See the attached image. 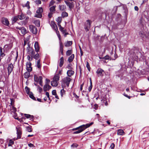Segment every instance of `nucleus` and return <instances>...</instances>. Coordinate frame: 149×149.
Masks as SVG:
<instances>
[{
    "label": "nucleus",
    "instance_id": "a18cd8bd",
    "mask_svg": "<svg viewBox=\"0 0 149 149\" xmlns=\"http://www.w3.org/2000/svg\"><path fill=\"white\" fill-rule=\"evenodd\" d=\"M65 91L64 90L63 88L61 89V91L60 93L61 96L62 97L64 94H65Z\"/></svg>",
    "mask_w": 149,
    "mask_h": 149
},
{
    "label": "nucleus",
    "instance_id": "bb28decb",
    "mask_svg": "<svg viewBox=\"0 0 149 149\" xmlns=\"http://www.w3.org/2000/svg\"><path fill=\"white\" fill-rule=\"evenodd\" d=\"M30 72H26L24 74V78L26 79H28L30 77Z\"/></svg>",
    "mask_w": 149,
    "mask_h": 149
},
{
    "label": "nucleus",
    "instance_id": "7ed1b4c3",
    "mask_svg": "<svg viewBox=\"0 0 149 149\" xmlns=\"http://www.w3.org/2000/svg\"><path fill=\"white\" fill-rule=\"evenodd\" d=\"M92 22L91 20H88L85 23L84 25V28L86 32L89 31L90 29Z\"/></svg>",
    "mask_w": 149,
    "mask_h": 149
},
{
    "label": "nucleus",
    "instance_id": "4c0bfd02",
    "mask_svg": "<svg viewBox=\"0 0 149 149\" xmlns=\"http://www.w3.org/2000/svg\"><path fill=\"white\" fill-rule=\"evenodd\" d=\"M68 16V14L67 13L65 12H63L61 14V16L63 18L66 17Z\"/></svg>",
    "mask_w": 149,
    "mask_h": 149
},
{
    "label": "nucleus",
    "instance_id": "338daca9",
    "mask_svg": "<svg viewBox=\"0 0 149 149\" xmlns=\"http://www.w3.org/2000/svg\"><path fill=\"white\" fill-rule=\"evenodd\" d=\"M31 56L30 55H28L27 56V58L29 61H30Z\"/></svg>",
    "mask_w": 149,
    "mask_h": 149
},
{
    "label": "nucleus",
    "instance_id": "58836bf2",
    "mask_svg": "<svg viewBox=\"0 0 149 149\" xmlns=\"http://www.w3.org/2000/svg\"><path fill=\"white\" fill-rule=\"evenodd\" d=\"M17 17L18 19H19L20 20H22L25 18L24 16L22 14L21 15H18Z\"/></svg>",
    "mask_w": 149,
    "mask_h": 149
},
{
    "label": "nucleus",
    "instance_id": "a211bd4d",
    "mask_svg": "<svg viewBox=\"0 0 149 149\" xmlns=\"http://www.w3.org/2000/svg\"><path fill=\"white\" fill-rule=\"evenodd\" d=\"M34 46L35 51L38 53L40 49V47L38 42H36L35 43Z\"/></svg>",
    "mask_w": 149,
    "mask_h": 149
},
{
    "label": "nucleus",
    "instance_id": "4be33fe9",
    "mask_svg": "<svg viewBox=\"0 0 149 149\" xmlns=\"http://www.w3.org/2000/svg\"><path fill=\"white\" fill-rule=\"evenodd\" d=\"M59 78L60 75L59 74H57L54 76L53 78V80L58 81L59 80Z\"/></svg>",
    "mask_w": 149,
    "mask_h": 149
},
{
    "label": "nucleus",
    "instance_id": "dca6fc26",
    "mask_svg": "<svg viewBox=\"0 0 149 149\" xmlns=\"http://www.w3.org/2000/svg\"><path fill=\"white\" fill-rule=\"evenodd\" d=\"M60 52L62 55H63V45L61 41L59 42Z\"/></svg>",
    "mask_w": 149,
    "mask_h": 149
},
{
    "label": "nucleus",
    "instance_id": "052dcab7",
    "mask_svg": "<svg viewBox=\"0 0 149 149\" xmlns=\"http://www.w3.org/2000/svg\"><path fill=\"white\" fill-rule=\"evenodd\" d=\"M53 13L50 12V13H49L48 14V16L49 18H51V17H52Z\"/></svg>",
    "mask_w": 149,
    "mask_h": 149
},
{
    "label": "nucleus",
    "instance_id": "f8f14e48",
    "mask_svg": "<svg viewBox=\"0 0 149 149\" xmlns=\"http://www.w3.org/2000/svg\"><path fill=\"white\" fill-rule=\"evenodd\" d=\"M64 2L68 6L69 10H71L72 9L74 8V4L73 2L71 3L69 1H65Z\"/></svg>",
    "mask_w": 149,
    "mask_h": 149
},
{
    "label": "nucleus",
    "instance_id": "f03ea898",
    "mask_svg": "<svg viewBox=\"0 0 149 149\" xmlns=\"http://www.w3.org/2000/svg\"><path fill=\"white\" fill-rule=\"evenodd\" d=\"M71 80V79L70 77H68L63 78L62 79V86H63V84H66L67 87H68Z\"/></svg>",
    "mask_w": 149,
    "mask_h": 149
},
{
    "label": "nucleus",
    "instance_id": "c85d7f7f",
    "mask_svg": "<svg viewBox=\"0 0 149 149\" xmlns=\"http://www.w3.org/2000/svg\"><path fill=\"white\" fill-rule=\"evenodd\" d=\"M66 9V6L64 5H59V9L61 11L65 10Z\"/></svg>",
    "mask_w": 149,
    "mask_h": 149
},
{
    "label": "nucleus",
    "instance_id": "6ab92c4d",
    "mask_svg": "<svg viewBox=\"0 0 149 149\" xmlns=\"http://www.w3.org/2000/svg\"><path fill=\"white\" fill-rule=\"evenodd\" d=\"M51 87L48 84H45L43 86V90L45 91L49 90Z\"/></svg>",
    "mask_w": 149,
    "mask_h": 149
},
{
    "label": "nucleus",
    "instance_id": "423d86ee",
    "mask_svg": "<svg viewBox=\"0 0 149 149\" xmlns=\"http://www.w3.org/2000/svg\"><path fill=\"white\" fill-rule=\"evenodd\" d=\"M43 12V9L42 7L39 8L36 10V14L35 17L38 18H41L42 17V13Z\"/></svg>",
    "mask_w": 149,
    "mask_h": 149
},
{
    "label": "nucleus",
    "instance_id": "3c124183",
    "mask_svg": "<svg viewBox=\"0 0 149 149\" xmlns=\"http://www.w3.org/2000/svg\"><path fill=\"white\" fill-rule=\"evenodd\" d=\"M78 146V145L76 143H73L71 145V147L73 148H76Z\"/></svg>",
    "mask_w": 149,
    "mask_h": 149
},
{
    "label": "nucleus",
    "instance_id": "5fc2aeb1",
    "mask_svg": "<svg viewBox=\"0 0 149 149\" xmlns=\"http://www.w3.org/2000/svg\"><path fill=\"white\" fill-rule=\"evenodd\" d=\"M115 147V144L113 143H111L110 146V148L111 149H113Z\"/></svg>",
    "mask_w": 149,
    "mask_h": 149
},
{
    "label": "nucleus",
    "instance_id": "bf43d9fd",
    "mask_svg": "<svg viewBox=\"0 0 149 149\" xmlns=\"http://www.w3.org/2000/svg\"><path fill=\"white\" fill-rule=\"evenodd\" d=\"M11 110H12V111L13 112H15L16 111V109L13 106L12 107V109H11Z\"/></svg>",
    "mask_w": 149,
    "mask_h": 149
},
{
    "label": "nucleus",
    "instance_id": "79ce46f5",
    "mask_svg": "<svg viewBox=\"0 0 149 149\" xmlns=\"http://www.w3.org/2000/svg\"><path fill=\"white\" fill-rule=\"evenodd\" d=\"M103 59L105 60H111V58L108 55H107L103 57Z\"/></svg>",
    "mask_w": 149,
    "mask_h": 149
},
{
    "label": "nucleus",
    "instance_id": "8fccbe9b",
    "mask_svg": "<svg viewBox=\"0 0 149 149\" xmlns=\"http://www.w3.org/2000/svg\"><path fill=\"white\" fill-rule=\"evenodd\" d=\"M35 23L36 24V25L37 26H40V22L39 20H36L35 22Z\"/></svg>",
    "mask_w": 149,
    "mask_h": 149
},
{
    "label": "nucleus",
    "instance_id": "09e8293b",
    "mask_svg": "<svg viewBox=\"0 0 149 149\" xmlns=\"http://www.w3.org/2000/svg\"><path fill=\"white\" fill-rule=\"evenodd\" d=\"M35 3L38 5L40 4H41V2L40 0H36L35 1Z\"/></svg>",
    "mask_w": 149,
    "mask_h": 149
},
{
    "label": "nucleus",
    "instance_id": "49530a36",
    "mask_svg": "<svg viewBox=\"0 0 149 149\" xmlns=\"http://www.w3.org/2000/svg\"><path fill=\"white\" fill-rule=\"evenodd\" d=\"M34 81L36 82H38L39 81L38 78L36 74L34 75Z\"/></svg>",
    "mask_w": 149,
    "mask_h": 149
},
{
    "label": "nucleus",
    "instance_id": "393cba45",
    "mask_svg": "<svg viewBox=\"0 0 149 149\" xmlns=\"http://www.w3.org/2000/svg\"><path fill=\"white\" fill-rule=\"evenodd\" d=\"M74 55L73 54H72L71 56H70L68 59V61L69 63L73 61L74 58Z\"/></svg>",
    "mask_w": 149,
    "mask_h": 149
},
{
    "label": "nucleus",
    "instance_id": "ddd939ff",
    "mask_svg": "<svg viewBox=\"0 0 149 149\" xmlns=\"http://www.w3.org/2000/svg\"><path fill=\"white\" fill-rule=\"evenodd\" d=\"M104 71L102 69L100 68H99L98 69L96 73L97 74L98 76H103V72H104Z\"/></svg>",
    "mask_w": 149,
    "mask_h": 149
},
{
    "label": "nucleus",
    "instance_id": "20e7f679",
    "mask_svg": "<svg viewBox=\"0 0 149 149\" xmlns=\"http://www.w3.org/2000/svg\"><path fill=\"white\" fill-rule=\"evenodd\" d=\"M17 130V138L16 139L21 138V135L22 134V128L19 126L16 127Z\"/></svg>",
    "mask_w": 149,
    "mask_h": 149
},
{
    "label": "nucleus",
    "instance_id": "2eb2a0df",
    "mask_svg": "<svg viewBox=\"0 0 149 149\" xmlns=\"http://www.w3.org/2000/svg\"><path fill=\"white\" fill-rule=\"evenodd\" d=\"M11 47L8 44L5 45L3 49V52L7 53L11 49Z\"/></svg>",
    "mask_w": 149,
    "mask_h": 149
},
{
    "label": "nucleus",
    "instance_id": "a19ab883",
    "mask_svg": "<svg viewBox=\"0 0 149 149\" xmlns=\"http://www.w3.org/2000/svg\"><path fill=\"white\" fill-rule=\"evenodd\" d=\"M25 90L26 93L28 95V94L30 93L31 92L30 91V88L29 87H28L27 86H26L25 88Z\"/></svg>",
    "mask_w": 149,
    "mask_h": 149
},
{
    "label": "nucleus",
    "instance_id": "e2e57ef3",
    "mask_svg": "<svg viewBox=\"0 0 149 149\" xmlns=\"http://www.w3.org/2000/svg\"><path fill=\"white\" fill-rule=\"evenodd\" d=\"M54 2H55L53 1H51L50 2L49 6H51L53 5L54 4Z\"/></svg>",
    "mask_w": 149,
    "mask_h": 149
},
{
    "label": "nucleus",
    "instance_id": "aec40b11",
    "mask_svg": "<svg viewBox=\"0 0 149 149\" xmlns=\"http://www.w3.org/2000/svg\"><path fill=\"white\" fill-rule=\"evenodd\" d=\"M74 71L70 70H68L67 72L68 76L69 77H70L73 75L74 74Z\"/></svg>",
    "mask_w": 149,
    "mask_h": 149
},
{
    "label": "nucleus",
    "instance_id": "0eeeda50",
    "mask_svg": "<svg viewBox=\"0 0 149 149\" xmlns=\"http://www.w3.org/2000/svg\"><path fill=\"white\" fill-rule=\"evenodd\" d=\"M30 30L33 34H36L38 31V29L35 26L33 25H30L29 26Z\"/></svg>",
    "mask_w": 149,
    "mask_h": 149
},
{
    "label": "nucleus",
    "instance_id": "ea45409f",
    "mask_svg": "<svg viewBox=\"0 0 149 149\" xmlns=\"http://www.w3.org/2000/svg\"><path fill=\"white\" fill-rule=\"evenodd\" d=\"M40 60H38L37 61V66L38 68H40L41 67V65L40 63Z\"/></svg>",
    "mask_w": 149,
    "mask_h": 149
},
{
    "label": "nucleus",
    "instance_id": "9b49d317",
    "mask_svg": "<svg viewBox=\"0 0 149 149\" xmlns=\"http://www.w3.org/2000/svg\"><path fill=\"white\" fill-rule=\"evenodd\" d=\"M13 68L14 66L12 63H11L8 65V67L7 68L8 75H9L10 74L13 70Z\"/></svg>",
    "mask_w": 149,
    "mask_h": 149
},
{
    "label": "nucleus",
    "instance_id": "680f3d73",
    "mask_svg": "<svg viewBox=\"0 0 149 149\" xmlns=\"http://www.w3.org/2000/svg\"><path fill=\"white\" fill-rule=\"evenodd\" d=\"M46 95L47 96V97L48 98L49 100L50 99V98L49 97V93L47 92H46Z\"/></svg>",
    "mask_w": 149,
    "mask_h": 149
},
{
    "label": "nucleus",
    "instance_id": "5701e85b",
    "mask_svg": "<svg viewBox=\"0 0 149 149\" xmlns=\"http://www.w3.org/2000/svg\"><path fill=\"white\" fill-rule=\"evenodd\" d=\"M5 53L6 52H3V48L1 47H0V56L3 58V57L5 56Z\"/></svg>",
    "mask_w": 149,
    "mask_h": 149
},
{
    "label": "nucleus",
    "instance_id": "603ef678",
    "mask_svg": "<svg viewBox=\"0 0 149 149\" xmlns=\"http://www.w3.org/2000/svg\"><path fill=\"white\" fill-rule=\"evenodd\" d=\"M38 89L39 92L40 93H41L42 91V88L39 86H38Z\"/></svg>",
    "mask_w": 149,
    "mask_h": 149
},
{
    "label": "nucleus",
    "instance_id": "6e6552de",
    "mask_svg": "<svg viewBox=\"0 0 149 149\" xmlns=\"http://www.w3.org/2000/svg\"><path fill=\"white\" fill-rule=\"evenodd\" d=\"M139 35L143 38H145L149 40V32H146L144 34L143 31H140L139 33Z\"/></svg>",
    "mask_w": 149,
    "mask_h": 149
},
{
    "label": "nucleus",
    "instance_id": "4d7b16f0",
    "mask_svg": "<svg viewBox=\"0 0 149 149\" xmlns=\"http://www.w3.org/2000/svg\"><path fill=\"white\" fill-rule=\"evenodd\" d=\"M52 94L53 95H56V90H53L52 91Z\"/></svg>",
    "mask_w": 149,
    "mask_h": 149
},
{
    "label": "nucleus",
    "instance_id": "774afa93",
    "mask_svg": "<svg viewBox=\"0 0 149 149\" xmlns=\"http://www.w3.org/2000/svg\"><path fill=\"white\" fill-rule=\"evenodd\" d=\"M134 10L137 11H138L139 9L138 7L136 6L134 7Z\"/></svg>",
    "mask_w": 149,
    "mask_h": 149
},
{
    "label": "nucleus",
    "instance_id": "c03bdc74",
    "mask_svg": "<svg viewBox=\"0 0 149 149\" xmlns=\"http://www.w3.org/2000/svg\"><path fill=\"white\" fill-rule=\"evenodd\" d=\"M56 21L57 22L58 24H60L61 22V18L60 17H58L56 19Z\"/></svg>",
    "mask_w": 149,
    "mask_h": 149
},
{
    "label": "nucleus",
    "instance_id": "72a5a7b5",
    "mask_svg": "<svg viewBox=\"0 0 149 149\" xmlns=\"http://www.w3.org/2000/svg\"><path fill=\"white\" fill-rule=\"evenodd\" d=\"M56 7V6H54L51 7L49 8V10L50 11V12L53 13V12H54L55 11Z\"/></svg>",
    "mask_w": 149,
    "mask_h": 149
},
{
    "label": "nucleus",
    "instance_id": "13d9d810",
    "mask_svg": "<svg viewBox=\"0 0 149 149\" xmlns=\"http://www.w3.org/2000/svg\"><path fill=\"white\" fill-rule=\"evenodd\" d=\"M71 64H69L67 66V68L69 69H70L71 70L72 69V68L71 67Z\"/></svg>",
    "mask_w": 149,
    "mask_h": 149
},
{
    "label": "nucleus",
    "instance_id": "4468645a",
    "mask_svg": "<svg viewBox=\"0 0 149 149\" xmlns=\"http://www.w3.org/2000/svg\"><path fill=\"white\" fill-rule=\"evenodd\" d=\"M26 70L29 72H31L32 70L31 67V63L30 62H27L26 63Z\"/></svg>",
    "mask_w": 149,
    "mask_h": 149
},
{
    "label": "nucleus",
    "instance_id": "69168bd1",
    "mask_svg": "<svg viewBox=\"0 0 149 149\" xmlns=\"http://www.w3.org/2000/svg\"><path fill=\"white\" fill-rule=\"evenodd\" d=\"M39 81H42V76H39L38 78Z\"/></svg>",
    "mask_w": 149,
    "mask_h": 149
},
{
    "label": "nucleus",
    "instance_id": "2f4dec72",
    "mask_svg": "<svg viewBox=\"0 0 149 149\" xmlns=\"http://www.w3.org/2000/svg\"><path fill=\"white\" fill-rule=\"evenodd\" d=\"M26 130L29 132H31L32 131L31 126H27L26 127Z\"/></svg>",
    "mask_w": 149,
    "mask_h": 149
},
{
    "label": "nucleus",
    "instance_id": "39448f33",
    "mask_svg": "<svg viewBox=\"0 0 149 149\" xmlns=\"http://www.w3.org/2000/svg\"><path fill=\"white\" fill-rule=\"evenodd\" d=\"M27 54L30 55L31 56H33L35 54V52L33 49L30 46L28 45L27 48Z\"/></svg>",
    "mask_w": 149,
    "mask_h": 149
},
{
    "label": "nucleus",
    "instance_id": "37998d69",
    "mask_svg": "<svg viewBox=\"0 0 149 149\" xmlns=\"http://www.w3.org/2000/svg\"><path fill=\"white\" fill-rule=\"evenodd\" d=\"M86 67L88 70V71L89 72H90L91 71V68L90 67L88 61H87V62H86Z\"/></svg>",
    "mask_w": 149,
    "mask_h": 149
},
{
    "label": "nucleus",
    "instance_id": "1a4fd4ad",
    "mask_svg": "<svg viewBox=\"0 0 149 149\" xmlns=\"http://www.w3.org/2000/svg\"><path fill=\"white\" fill-rule=\"evenodd\" d=\"M16 28L17 29H19L23 35H25L27 33L26 30L24 27H20L17 26L16 27Z\"/></svg>",
    "mask_w": 149,
    "mask_h": 149
},
{
    "label": "nucleus",
    "instance_id": "412c9836",
    "mask_svg": "<svg viewBox=\"0 0 149 149\" xmlns=\"http://www.w3.org/2000/svg\"><path fill=\"white\" fill-rule=\"evenodd\" d=\"M59 61L60 62L59 63V66L60 67H61L63 66L64 63V59L63 57V56L61 57L60 58Z\"/></svg>",
    "mask_w": 149,
    "mask_h": 149
},
{
    "label": "nucleus",
    "instance_id": "e433bc0d",
    "mask_svg": "<svg viewBox=\"0 0 149 149\" xmlns=\"http://www.w3.org/2000/svg\"><path fill=\"white\" fill-rule=\"evenodd\" d=\"M90 86L88 88V90L89 92H90L91 91V90L92 89V87H93L92 83V81H91V78H90Z\"/></svg>",
    "mask_w": 149,
    "mask_h": 149
},
{
    "label": "nucleus",
    "instance_id": "7c9ffc66",
    "mask_svg": "<svg viewBox=\"0 0 149 149\" xmlns=\"http://www.w3.org/2000/svg\"><path fill=\"white\" fill-rule=\"evenodd\" d=\"M72 49H71L70 50H68L66 52V54L67 56H69L70 55L72 54Z\"/></svg>",
    "mask_w": 149,
    "mask_h": 149
},
{
    "label": "nucleus",
    "instance_id": "864d4df0",
    "mask_svg": "<svg viewBox=\"0 0 149 149\" xmlns=\"http://www.w3.org/2000/svg\"><path fill=\"white\" fill-rule=\"evenodd\" d=\"M25 6L26 7H27L28 8H30L29 6V1H27L26 4Z\"/></svg>",
    "mask_w": 149,
    "mask_h": 149
},
{
    "label": "nucleus",
    "instance_id": "9d476101",
    "mask_svg": "<svg viewBox=\"0 0 149 149\" xmlns=\"http://www.w3.org/2000/svg\"><path fill=\"white\" fill-rule=\"evenodd\" d=\"M1 22L4 25L8 26L9 25V22L7 18L5 17H3L1 19Z\"/></svg>",
    "mask_w": 149,
    "mask_h": 149
},
{
    "label": "nucleus",
    "instance_id": "0e129e2a",
    "mask_svg": "<svg viewBox=\"0 0 149 149\" xmlns=\"http://www.w3.org/2000/svg\"><path fill=\"white\" fill-rule=\"evenodd\" d=\"M73 95L76 98H79V96H77L75 93H74Z\"/></svg>",
    "mask_w": 149,
    "mask_h": 149
},
{
    "label": "nucleus",
    "instance_id": "c756f323",
    "mask_svg": "<svg viewBox=\"0 0 149 149\" xmlns=\"http://www.w3.org/2000/svg\"><path fill=\"white\" fill-rule=\"evenodd\" d=\"M124 133V132L122 130H118L117 132V134L118 135H123Z\"/></svg>",
    "mask_w": 149,
    "mask_h": 149
},
{
    "label": "nucleus",
    "instance_id": "de8ad7c7",
    "mask_svg": "<svg viewBox=\"0 0 149 149\" xmlns=\"http://www.w3.org/2000/svg\"><path fill=\"white\" fill-rule=\"evenodd\" d=\"M14 143V142L12 140L10 139L9 141V142L8 144V146H11L12 144Z\"/></svg>",
    "mask_w": 149,
    "mask_h": 149
},
{
    "label": "nucleus",
    "instance_id": "473e14b6",
    "mask_svg": "<svg viewBox=\"0 0 149 149\" xmlns=\"http://www.w3.org/2000/svg\"><path fill=\"white\" fill-rule=\"evenodd\" d=\"M28 95H29V97L33 100H36V98L33 96V95L32 92H31L30 93L28 94Z\"/></svg>",
    "mask_w": 149,
    "mask_h": 149
},
{
    "label": "nucleus",
    "instance_id": "6e6d98bb",
    "mask_svg": "<svg viewBox=\"0 0 149 149\" xmlns=\"http://www.w3.org/2000/svg\"><path fill=\"white\" fill-rule=\"evenodd\" d=\"M45 80H46V83H45V84H49V83L50 82V80L48 79H45Z\"/></svg>",
    "mask_w": 149,
    "mask_h": 149
},
{
    "label": "nucleus",
    "instance_id": "f3484780",
    "mask_svg": "<svg viewBox=\"0 0 149 149\" xmlns=\"http://www.w3.org/2000/svg\"><path fill=\"white\" fill-rule=\"evenodd\" d=\"M51 26L52 28L55 31H56L58 30L57 26L54 22L52 21L51 22Z\"/></svg>",
    "mask_w": 149,
    "mask_h": 149
},
{
    "label": "nucleus",
    "instance_id": "f704fd0d",
    "mask_svg": "<svg viewBox=\"0 0 149 149\" xmlns=\"http://www.w3.org/2000/svg\"><path fill=\"white\" fill-rule=\"evenodd\" d=\"M33 58L34 59H35L36 60H39V58H40V55L38 53H37L35 55H33Z\"/></svg>",
    "mask_w": 149,
    "mask_h": 149
},
{
    "label": "nucleus",
    "instance_id": "a878e982",
    "mask_svg": "<svg viewBox=\"0 0 149 149\" xmlns=\"http://www.w3.org/2000/svg\"><path fill=\"white\" fill-rule=\"evenodd\" d=\"M72 44V41H67L65 43L64 45L66 47H69Z\"/></svg>",
    "mask_w": 149,
    "mask_h": 149
},
{
    "label": "nucleus",
    "instance_id": "f257e3e1",
    "mask_svg": "<svg viewBox=\"0 0 149 149\" xmlns=\"http://www.w3.org/2000/svg\"><path fill=\"white\" fill-rule=\"evenodd\" d=\"M93 122H91L89 124H87L86 125H83L77 128H73L72 129V130H77L76 132H73L74 134H76L79 133L83 131L85 129L89 127L91 125H93Z\"/></svg>",
    "mask_w": 149,
    "mask_h": 149
},
{
    "label": "nucleus",
    "instance_id": "c9c22d12",
    "mask_svg": "<svg viewBox=\"0 0 149 149\" xmlns=\"http://www.w3.org/2000/svg\"><path fill=\"white\" fill-rule=\"evenodd\" d=\"M18 19V18L17 17V16H15L12 19V24H13V23H15Z\"/></svg>",
    "mask_w": 149,
    "mask_h": 149
},
{
    "label": "nucleus",
    "instance_id": "b1692460",
    "mask_svg": "<svg viewBox=\"0 0 149 149\" xmlns=\"http://www.w3.org/2000/svg\"><path fill=\"white\" fill-rule=\"evenodd\" d=\"M24 115L27 118H29L31 120H33V116L32 115H31L29 114H24Z\"/></svg>",
    "mask_w": 149,
    "mask_h": 149
},
{
    "label": "nucleus",
    "instance_id": "cd10ccee",
    "mask_svg": "<svg viewBox=\"0 0 149 149\" xmlns=\"http://www.w3.org/2000/svg\"><path fill=\"white\" fill-rule=\"evenodd\" d=\"M51 85L53 86H56L58 85V81L53 80L51 82Z\"/></svg>",
    "mask_w": 149,
    "mask_h": 149
}]
</instances>
